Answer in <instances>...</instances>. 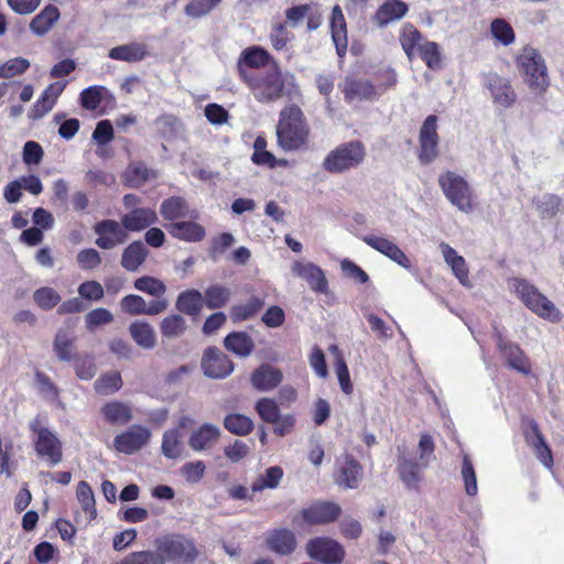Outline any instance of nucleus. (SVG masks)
Returning <instances> with one entry per match:
<instances>
[{
    "instance_id": "37998d69",
    "label": "nucleus",
    "mask_w": 564,
    "mask_h": 564,
    "mask_svg": "<svg viewBox=\"0 0 564 564\" xmlns=\"http://www.w3.org/2000/svg\"><path fill=\"white\" fill-rule=\"evenodd\" d=\"M160 214L165 220L175 223L188 216V205L183 197L171 196L161 203Z\"/></svg>"
},
{
    "instance_id": "a18cd8bd",
    "label": "nucleus",
    "mask_w": 564,
    "mask_h": 564,
    "mask_svg": "<svg viewBox=\"0 0 564 564\" xmlns=\"http://www.w3.org/2000/svg\"><path fill=\"white\" fill-rule=\"evenodd\" d=\"M224 427L234 435L247 436L253 431L254 423L245 414L230 413L224 419Z\"/></svg>"
},
{
    "instance_id": "9b49d317",
    "label": "nucleus",
    "mask_w": 564,
    "mask_h": 564,
    "mask_svg": "<svg viewBox=\"0 0 564 564\" xmlns=\"http://www.w3.org/2000/svg\"><path fill=\"white\" fill-rule=\"evenodd\" d=\"M436 115H430L423 121L419 133L417 158L422 164L432 163L440 154V135Z\"/></svg>"
},
{
    "instance_id": "1a4fd4ad",
    "label": "nucleus",
    "mask_w": 564,
    "mask_h": 564,
    "mask_svg": "<svg viewBox=\"0 0 564 564\" xmlns=\"http://www.w3.org/2000/svg\"><path fill=\"white\" fill-rule=\"evenodd\" d=\"M512 286L518 297L531 312L552 322L561 319V313L556 306L529 281L514 278Z\"/></svg>"
},
{
    "instance_id": "c9c22d12",
    "label": "nucleus",
    "mask_w": 564,
    "mask_h": 564,
    "mask_svg": "<svg viewBox=\"0 0 564 564\" xmlns=\"http://www.w3.org/2000/svg\"><path fill=\"white\" fill-rule=\"evenodd\" d=\"M100 413L106 423L110 425H126L132 420V409L129 404L121 401L106 402Z\"/></svg>"
},
{
    "instance_id": "412c9836",
    "label": "nucleus",
    "mask_w": 564,
    "mask_h": 564,
    "mask_svg": "<svg viewBox=\"0 0 564 564\" xmlns=\"http://www.w3.org/2000/svg\"><path fill=\"white\" fill-rule=\"evenodd\" d=\"M80 105L86 110H97L102 107L101 113L112 110L117 106L113 94L105 86L94 85L82 90L79 95Z\"/></svg>"
},
{
    "instance_id": "774afa93",
    "label": "nucleus",
    "mask_w": 564,
    "mask_h": 564,
    "mask_svg": "<svg viewBox=\"0 0 564 564\" xmlns=\"http://www.w3.org/2000/svg\"><path fill=\"white\" fill-rule=\"evenodd\" d=\"M112 321L113 315L104 307L95 308L85 316L86 327L89 330H94L96 327L109 324Z\"/></svg>"
},
{
    "instance_id": "bf43d9fd",
    "label": "nucleus",
    "mask_w": 564,
    "mask_h": 564,
    "mask_svg": "<svg viewBox=\"0 0 564 564\" xmlns=\"http://www.w3.org/2000/svg\"><path fill=\"white\" fill-rule=\"evenodd\" d=\"M562 200L555 194H545L536 202V209L543 218L554 217L561 208Z\"/></svg>"
},
{
    "instance_id": "20e7f679",
    "label": "nucleus",
    "mask_w": 564,
    "mask_h": 564,
    "mask_svg": "<svg viewBox=\"0 0 564 564\" xmlns=\"http://www.w3.org/2000/svg\"><path fill=\"white\" fill-rule=\"evenodd\" d=\"M242 83L260 104L276 102L285 95V78L275 63L271 69L260 72Z\"/></svg>"
},
{
    "instance_id": "f03ea898",
    "label": "nucleus",
    "mask_w": 564,
    "mask_h": 564,
    "mask_svg": "<svg viewBox=\"0 0 564 564\" xmlns=\"http://www.w3.org/2000/svg\"><path fill=\"white\" fill-rule=\"evenodd\" d=\"M399 42L409 61L420 57L427 68L437 69L442 65L441 47L436 42L429 41L412 23L403 24Z\"/></svg>"
},
{
    "instance_id": "052dcab7",
    "label": "nucleus",
    "mask_w": 564,
    "mask_h": 564,
    "mask_svg": "<svg viewBox=\"0 0 564 564\" xmlns=\"http://www.w3.org/2000/svg\"><path fill=\"white\" fill-rule=\"evenodd\" d=\"M30 67V62L23 57L8 59L0 65V78H11L24 74Z\"/></svg>"
},
{
    "instance_id": "c85d7f7f",
    "label": "nucleus",
    "mask_w": 564,
    "mask_h": 564,
    "mask_svg": "<svg viewBox=\"0 0 564 564\" xmlns=\"http://www.w3.org/2000/svg\"><path fill=\"white\" fill-rule=\"evenodd\" d=\"M369 247L390 258L401 267L409 269L411 261L405 253L391 240L379 236H366L362 239Z\"/></svg>"
},
{
    "instance_id": "2f4dec72",
    "label": "nucleus",
    "mask_w": 564,
    "mask_h": 564,
    "mask_svg": "<svg viewBox=\"0 0 564 564\" xmlns=\"http://www.w3.org/2000/svg\"><path fill=\"white\" fill-rule=\"evenodd\" d=\"M268 547L276 554L289 555L296 549L295 534L289 529L272 530L267 538Z\"/></svg>"
},
{
    "instance_id": "5701e85b",
    "label": "nucleus",
    "mask_w": 564,
    "mask_h": 564,
    "mask_svg": "<svg viewBox=\"0 0 564 564\" xmlns=\"http://www.w3.org/2000/svg\"><path fill=\"white\" fill-rule=\"evenodd\" d=\"M524 440L528 445L532 447L534 455L541 464L546 468H552L554 464L552 449L547 445L539 424L534 420L529 422L528 430L524 431Z\"/></svg>"
},
{
    "instance_id": "6e6d98bb",
    "label": "nucleus",
    "mask_w": 564,
    "mask_h": 564,
    "mask_svg": "<svg viewBox=\"0 0 564 564\" xmlns=\"http://www.w3.org/2000/svg\"><path fill=\"white\" fill-rule=\"evenodd\" d=\"M223 0H191L184 12L192 19H200L209 14Z\"/></svg>"
},
{
    "instance_id": "4c0bfd02",
    "label": "nucleus",
    "mask_w": 564,
    "mask_h": 564,
    "mask_svg": "<svg viewBox=\"0 0 564 564\" xmlns=\"http://www.w3.org/2000/svg\"><path fill=\"white\" fill-rule=\"evenodd\" d=\"M224 347L238 357H248L254 350V341L246 332H231L224 339Z\"/></svg>"
},
{
    "instance_id": "e2e57ef3",
    "label": "nucleus",
    "mask_w": 564,
    "mask_h": 564,
    "mask_svg": "<svg viewBox=\"0 0 564 564\" xmlns=\"http://www.w3.org/2000/svg\"><path fill=\"white\" fill-rule=\"evenodd\" d=\"M462 476L464 479L465 491L468 496H476L478 491L476 473L471 460L468 456H464L462 464Z\"/></svg>"
},
{
    "instance_id": "393cba45",
    "label": "nucleus",
    "mask_w": 564,
    "mask_h": 564,
    "mask_svg": "<svg viewBox=\"0 0 564 564\" xmlns=\"http://www.w3.org/2000/svg\"><path fill=\"white\" fill-rule=\"evenodd\" d=\"M59 20V9L55 4L48 3L32 18L29 29L33 35L44 37L56 26Z\"/></svg>"
},
{
    "instance_id": "72a5a7b5",
    "label": "nucleus",
    "mask_w": 564,
    "mask_h": 564,
    "mask_svg": "<svg viewBox=\"0 0 564 564\" xmlns=\"http://www.w3.org/2000/svg\"><path fill=\"white\" fill-rule=\"evenodd\" d=\"M220 437V430L209 423H205L192 433L188 440L189 447L195 452L212 448Z\"/></svg>"
},
{
    "instance_id": "7ed1b4c3",
    "label": "nucleus",
    "mask_w": 564,
    "mask_h": 564,
    "mask_svg": "<svg viewBox=\"0 0 564 564\" xmlns=\"http://www.w3.org/2000/svg\"><path fill=\"white\" fill-rule=\"evenodd\" d=\"M367 158V148L361 140L341 142L330 150L322 166L329 174H343L358 169Z\"/></svg>"
},
{
    "instance_id": "473e14b6",
    "label": "nucleus",
    "mask_w": 564,
    "mask_h": 564,
    "mask_svg": "<svg viewBox=\"0 0 564 564\" xmlns=\"http://www.w3.org/2000/svg\"><path fill=\"white\" fill-rule=\"evenodd\" d=\"M149 55L150 53L147 44L140 42H131L128 44L115 46L108 53V56L111 59L127 63L141 62Z\"/></svg>"
},
{
    "instance_id": "864d4df0",
    "label": "nucleus",
    "mask_w": 564,
    "mask_h": 564,
    "mask_svg": "<svg viewBox=\"0 0 564 564\" xmlns=\"http://www.w3.org/2000/svg\"><path fill=\"white\" fill-rule=\"evenodd\" d=\"M283 477V470L280 466H272L265 470V474L258 477L251 485L252 491H261L265 488H275Z\"/></svg>"
},
{
    "instance_id": "bb28decb",
    "label": "nucleus",
    "mask_w": 564,
    "mask_h": 564,
    "mask_svg": "<svg viewBox=\"0 0 564 564\" xmlns=\"http://www.w3.org/2000/svg\"><path fill=\"white\" fill-rule=\"evenodd\" d=\"M340 89L347 102L371 100L377 95L376 87L371 82L359 79L355 76H346Z\"/></svg>"
},
{
    "instance_id": "aec40b11",
    "label": "nucleus",
    "mask_w": 564,
    "mask_h": 564,
    "mask_svg": "<svg viewBox=\"0 0 564 564\" xmlns=\"http://www.w3.org/2000/svg\"><path fill=\"white\" fill-rule=\"evenodd\" d=\"M150 437L151 432L149 429L142 425H132L129 430L115 437L113 446L118 452L131 455L145 446Z\"/></svg>"
},
{
    "instance_id": "9d476101",
    "label": "nucleus",
    "mask_w": 564,
    "mask_h": 564,
    "mask_svg": "<svg viewBox=\"0 0 564 564\" xmlns=\"http://www.w3.org/2000/svg\"><path fill=\"white\" fill-rule=\"evenodd\" d=\"M254 410L259 417L273 425V433L278 436H285L293 432L296 423L294 414H281L276 400L271 398H260Z\"/></svg>"
},
{
    "instance_id": "603ef678",
    "label": "nucleus",
    "mask_w": 564,
    "mask_h": 564,
    "mask_svg": "<svg viewBox=\"0 0 564 564\" xmlns=\"http://www.w3.org/2000/svg\"><path fill=\"white\" fill-rule=\"evenodd\" d=\"M76 496L82 509L89 516L90 520H94L97 517V510L90 485L85 480L79 481L76 488Z\"/></svg>"
},
{
    "instance_id": "6e6552de",
    "label": "nucleus",
    "mask_w": 564,
    "mask_h": 564,
    "mask_svg": "<svg viewBox=\"0 0 564 564\" xmlns=\"http://www.w3.org/2000/svg\"><path fill=\"white\" fill-rule=\"evenodd\" d=\"M35 454L50 466H56L63 460V443L48 427L44 426L40 416L29 423Z\"/></svg>"
},
{
    "instance_id": "49530a36",
    "label": "nucleus",
    "mask_w": 564,
    "mask_h": 564,
    "mask_svg": "<svg viewBox=\"0 0 564 564\" xmlns=\"http://www.w3.org/2000/svg\"><path fill=\"white\" fill-rule=\"evenodd\" d=\"M231 297V291L221 284H212L204 292V304L209 310L221 308Z\"/></svg>"
},
{
    "instance_id": "c03bdc74",
    "label": "nucleus",
    "mask_w": 564,
    "mask_h": 564,
    "mask_svg": "<svg viewBox=\"0 0 564 564\" xmlns=\"http://www.w3.org/2000/svg\"><path fill=\"white\" fill-rule=\"evenodd\" d=\"M129 333L137 345L151 349L156 344L155 332L147 322H133L129 326Z\"/></svg>"
},
{
    "instance_id": "f3484780",
    "label": "nucleus",
    "mask_w": 564,
    "mask_h": 564,
    "mask_svg": "<svg viewBox=\"0 0 564 564\" xmlns=\"http://www.w3.org/2000/svg\"><path fill=\"white\" fill-rule=\"evenodd\" d=\"M495 337L497 347L506 359L508 367L522 375H530L532 371L530 358L520 348V346L506 340L499 330H496Z\"/></svg>"
},
{
    "instance_id": "c756f323",
    "label": "nucleus",
    "mask_w": 564,
    "mask_h": 564,
    "mask_svg": "<svg viewBox=\"0 0 564 564\" xmlns=\"http://www.w3.org/2000/svg\"><path fill=\"white\" fill-rule=\"evenodd\" d=\"M330 33L337 55L344 57L348 47L347 25L343 10L338 4L332 10Z\"/></svg>"
},
{
    "instance_id": "3c124183",
    "label": "nucleus",
    "mask_w": 564,
    "mask_h": 564,
    "mask_svg": "<svg viewBox=\"0 0 564 564\" xmlns=\"http://www.w3.org/2000/svg\"><path fill=\"white\" fill-rule=\"evenodd\" d=\"M329 350L332 352L336 354V365L335 366H336V375H337V379H338L340 389L345 394L349 395L352 393L354 386L350 380V373H349L348 366L336 345H332Z\"/></svg>"
},
{
    "instance_id": "de8ad7c7",
    "label": "nucleus",
    "mask_w": 564,
    "mask_h": 564,
    "mask_svg": "<svg viewBox=\"0 0 564 564\" xmlns=\"http://www.w3.org/2000/svg\"><path fill=\"white\" fill-rule=\"evenodd\" d=\"M187 330V323L180 314H170L160 323V332L164 338H178Z\"/></svg>"
},
{
    "instance_id": "dca6fc26",
    "label": "nucleus",
    "mask_w": 564,
    "mask_h": 564,
    "mask_svg": "<svg viewBox=\"0 0 564 564\" xmlns=\"http://www.w3.org/2000/svg\"><path fill=\"white\" fill-rule=\"evenodd\" d=\"M200 364L204 373L214 379L226 378L234 371L232 360L215 346L205 349Z\"/></svg>"
},
{
    "instance_id": "39448f33",
    "label": "nucleus",
    "mask_w": 564,
    "mask_h": 564,
    "mask_svg": "<svg viewBox=\"0 0 564 564\" xmlns=\"http://www.w3.org/2000/svg\"><path fill=\"white\" fill-rule=\"evenodd\" d=\"M154 544L164 564H193L200 554L195 541L183 533L160 536L155 539Z\"/></svg>"
},
{
    "instance_id": "423d86ee",
    "label": "nucleus",
    "mask_w": 564,
    "mask_h": 564,
    "mask_svg": "<svg viewBox=\"0 0 564 564\" xmlns=\"http://www.w3.org/2000/svg\"><path fill=\"white\" fill-rule=\"evenodd\" d=\"M438 185L446 199L458 210L469 214L477 207L473 187L465 177L453 171H446L438 176Z\"/></svg>"
},
{
    "instance_id": "a19ab883",
    "label": "nucleus",
    "mask_w": 564,
    "mask_h": 564,
    "mask_svg": "<svg viewBox=\"0 0 564 564\" xmlns=\"http://www.w3.org/2000/svg\"><path fill=\"white\" fill-rule=\"evenodd\" d=\"M75 337L66 330L59 329L53 341V350L61 361H73L77 359V348Z\"/></svg>"
},
{
    "instance_id": "f257e3e1",
    "label": "nucleus",
    "mask_w": 564,
    "mask_h": 564,
    "mask_svg": "<svg viewBox=\"0 0 564 564\" xmlns=\"http://www.w3.org/2000/svg\"><path fill=\"white\" fill-rule=\"evenodd\" d=\"M311 126L301 109L295 104L283 107L276 123V143L285 152H294L308 148L311 140Z\"/></svg>"
},
{
    "instance_id": "338daca9",
    "label": "nucleus",
    "mask_w": 564,
    "mask_h": 564,
    "mask_svg": "<svg viewBox=\"0 0 564 564\" xmlns=\"http://www.w3.org/2000/svg\"><path fill=\"white\" fill-rule=\"evenodd\" d=\"M120 307H121L122 312H124L131 316L144 315L145 301L140 295L129 294L121 299Z\"/></svg>"
},
{
    "instance_id": "5fc2aeb1",
    "label": "nucleus",
    "mask_w": 564,
    "mask_h": 564,
    "mask_svg": "<svg viewBox=\"0 0 564 564\" xmlns=\"http://www.w3.org/2000/svg\"><path fill=\"white\" fill-rule=\"evenodd\" d=\"M34 303L43 311H51L61 302V295L50 286H42L33 293Z\"/></svg>"
},
{
    "instance_id": "69168bd1",
    "label": "nucleus",
    "mask_w": 564,
    "mask_h": 564,
    "mask_svg": "<svg viewBox=\"0 0 564 564\" xmlns=\"http://www.w3.org/2000/svg\"><path fill=\"white\" fill-rule=\"evenodd\" d=\"M126 178L131 187H139L149 180V169L141 162L131 164L127 169Z\"/></svg>"
},
{
    "instance_id": "6ab92c4d",
    "label": "nucleus",
    "mask_w": 564,
    "mask_h": 564,
    "mask_svg": "<svg viewBox=\"0 0 564 564\" xmlns=\"http://www.w3.org/2000/svg\"><path fill=\"white\" fill-rule=\"evenodd\" d=\"M293 275L304 280L310 289L317 294H327L328 281L323 269L313 262L294 261L291 267Z\"/></svg>"
},
{
    "instance_id": "680f3d73",
    "label": "nucleus",
    "mask_w": 564,
    "mask_h": 564,
    "mask_svg": "<svg viewBox=\"0 0 564 564\" xmlns=\"http://www.w3.org/2000/svg\"><path fill=\"white\" fill-rule=\"evenodd\" d=\"M234 242L235 238L230 232H223L214 237L208 249L209 258L216 261Z\"/></svg>"
},
{
    "instance_id": "a211bd4d",
    "label": "nucleus",
    "mask_w": 564,
    "mask_h": 564,
    "mask_svg": "<svg viewBox=\"0 0 564 564\" xmlns=\"http://www.w3.org/2000/svg\"><path fill=\"white\" fill-rule=\"evenodd\" d=\"M362 465L351 454H344L336 460L335 482L345 488L356 489L362 477Z\"/></svg>"
},
{
    "instance_id": "4468645a",
    "label": "nucleus",
    "mask_w": 564,
    "mask_h": 564,
    "mask_svg": "<svg viewBox=\"0 0 564 564\" xmlns=\"http://www.w3.org/2000/svg\"><path fill=\"white\" fill-rule=\"evenodd\" d=\"M307 554L323 564H339L345 557L340 543L329 538H314L306 544Z\"/></svg>"
},
{
    "instance_id": "f704fd0d",
    "label": "nucleus",
    "mask_w": 564,
    "mask_h": 564,
    "mask_svg": "<svg viewBox=\"0 0 564 564\" xmlns=\"http://www.w3.org/2000/svg\"><path fill=\"white\" fill-rule=\"evenodd\" d=\"M409 11V6L402 0H386L376 11L373 20L379 26L402 19Z\"/></svg>"
},
{
    "instance_id": "13d9d810",
    "label": "nucleus",
    "mask_w": 564,
    "mask_h": 564,
    "mask_svg": "<svg viewBox=\"0 0 564 564\" xmlns=\"http://www.w3.org/2000/svg\"><path fill=\"white\" fill-rule=\"evenodd\" d=\"M490 31L492 36L505 46H508L514 42V31L512 26L503 19H495L491 22Z\"/></svg>"
},
{
    "instance_id": "79ce46f5",
    "label": "nucleus",
    "mask_w": 564,
    "mask_h": 564,
    "mask_svg": "<svg viewBox=\"0 0 564 564\" xmlns=\"http://www.w3.org/2000/svg\"><path fill=\"white\" fill-rule=\"evenodd\" d=\"M440 248L443 252L444 260L451 267L454 275L459 280L462 284L466 285L468 283L469 270L465 259L446 242H442Z\"/></svg>"
},
{
    "instance_id": "0eeeda50",
    "label": "nucleus",
    "mask_w": 564,
    "mask_h": 564,
    "mask_svg": "<svg viewBox=\"0 0 564 564\" xmlns=\"http://www.w3.org/2000/svg\"><path fill=\"white\" fill-rule=\"evenodd\" d=\"M516 65L525 84L536 93L549 87V76L543 57L532 46H524L516 57Z\"/></svg>"
},
{
    "instance_id": "e433bc0d",
    "label": "nucleus",
    "mask_w": 564,
    "mask_h": 564,
    "mask_svg": "<svg viewBox=\"0 0 564 564\" xmlns=\"http://www.w3.org/2000/svg\"><path fill=\"white\" fill-rule=\"evenodd\" d=\"M149 256V250L140 240H134L129 243L122 251L121 265L130 272H135L145 262Z\"/></svg>"
},
{
    "instance_id": "ddd939ff",
    "label": "nucleus",
    "mask_w": 564,
    "mask_h": 564,
    "mask_svg": "<svg viewBox=\"0 0 564 564\" xmlns=\"http://www.w3.org/2000/svg\"><path fill=\"white\" fill-rule=\"evenodd\" d=\"M93 229L97 236L95 243L102 250H110L123 245L129 238L128 232L121 226V221L118 223L113 219L97 221Z\"/></svg>"
},
{
    "instance_id": "cd10ccee",
    "label": "nucleus",
    "mask_w": 564,
    "mask_h": 564,
    "mask_svg": "<svg viewBox=\"0 0 564 564\" xmlns=\"http://www.w3.org/2000/svg\"><path fill=\"white\" fill-rule=\"evenodd\" d=\"M250 380L256 390L271 391L282 382L283 373L280 369L264 364L252 371Z\"/></svg>"
},
{
    "instance_id": "f8f14e48",
    "label": "nucleus",
    "mask_w": 564,
    "mask_h": 564,
    "mask_svg": "<svg viewBox=\"0 0 564 564\" xmlns=\"http://www.w3.org/2000/svg\"><path fill=\"white\" fill-rule=\"evenodd\" d=\"M272 59L270 53L261 46L245 48L237 62V73L241 82L259 74Z\"/></svg>"
},
{
    "instance_id": "09e8293b",
    "label": "nucleus",
    "mask_w": 564,
    "mask_h": 564,
    "mask_svg": "<svg viewBox=\"0 0 564 564\" xmlns=\"http://www.w3.org/2000/svg\"><path fill=\"white\" fill-rule=\"evenodd\" d=\"M122 387V378L119 371H108L102 373L94 383V389L99 394H112Z\"/></svg>"
},
{
    "instance_id": "a878e982",
    "label": "nucleus",
    "mask_w": 564,
    "mask_h": 564,
    "mask_svg": "<svg viewBox=\"0 0 564 564\" xmlns=\"http://www.w3.org/2000/svg\"><path fill=\"white\" fill-rule=\"evenodd\" d=\"M120 221L127 232H139L154 225L158 221V214L151 207H137L124 214Z\"/></svg>"
},
{
    "instance_id": "7c9ffc66",
    "label": "nucleus",
    "mask_w": 564,
    "mask_h": 564,
    "mask_svg": "<svg viewBox=\"0 0 564 564\" xmlns=\"http://www.w3.org/2000/svg\"><path fill=\"white\" fill-rule=\"evenodd\" d=\"M166 229L173 238L186 242H199L206 236L204 226L191 220L170 223Z\"/></svg>"
},
{
    "instance_id": "4d7b16f0",
    "label": "nucleus",
    "mask_w": 564,
    "mask_h": 564,
    "mask_svg": "<svg viewBox=\"0 0 564 564\" xmlns=\"http://www.w3.org/2000/svg\"><path fill=\"white\" fill-rule=\"evenodd\" d=\"M134 288L152 296L161 297L166 292L165 284L153 276L143 275L134 281Z\"/></svg>"
},
{
    "instance_id": "4be33fe9",
    "label": "nucleus",
    "mask_w": 564,
    "mask_h": 564,
    "mask_svg": "<svg viewBox=\"0 0 564 564\" xmlns=\"http://www.w3.org/2000/svg\"><path fill=\"white\" fill-rule=\"evenodd\" d=\"M485 80L495 104L509 108L516 102L517 95L509 79L496 73H488L485 75Z\"/></svg>"
},
{
    "instance_id": "ea45409f",
    "label": "nucleus",
    "mask_w": 564,
    "mask_h": 564,
    "mask_svg": "<svg viewBox=\"0 0 564 564\" xmlns=\"http://www.w3.org/2000/svg\"><path fill=\"white\" fill-rule=\"evenodd\" d=\"M176 310L188 316H197L204 306L203 295L198 290L191 289L178 294Z\"/></svg>"
},
{
    "instance_id": "58836bf2",
    "label": "nucleus",
    "mask_w": 564,
    "mask_h": 564,
    "mask_svg": "<svg viewBox=\"0 0 564 564\" xmlns=\"http://www.w3.org/2000/svg\"><path fill=\"white\" fill-rule=\"evenodd\" d=\"M264 306V299L253 295L246 303L235 304L229 315L234 323H240L256 317Z\"/></svg>"
},
{
    "instance_id": "2eb2a0df",
    "label": "nucleus",
    "mask_w": 564,
    "mask_h": 564,
    "mask_svg": "<svg viewBox=\"0 0 564 564\" xmlns=\"http://www.w3.org/2000/svg\"><path fill=\"white\" fill-rule=\"evenodd\" d=\"M341 514L339 505L333 501H315L302 509L301 520L310 525L328 524L335 522Z\"/></svg>"
},
{
    "instance_id": "b1692460",
    "label": "nucleus",
    "mask_w": 564,
    "mask_h": 564,
    "mask_svg": "<svg viewBox=\"0 0 564 564\" xmlns=\"http://www.w3.org/2000/svg\"><path fill=\"white\" fill-rule=\"evenodd\" d=\"M423 466L419 459L405 457L403 454L399 455L397 463V471L401 481L410 490L420 491V485L424 479Z\"/></svg>"
},
{
    "instance_id": "8fccbe9b",
    "label": "nucleus",
    "mask_w": 564,
    "mask_h": 564,
    "mask_svg": "<svg viewBox=\"0 0 564 564\" xmlns=\"http://www.w3.org/2000/svg\"><path fill=\"white\" fill-rule=\"evenodd\" d=\"M182 435L178 429L167 430L162 438V453L167 458H178L182 454Z\"/></svg>"
},
{
    "instance_id": "0e129e2a",
    "label": "nucleus",
    "mask_w": 564,
    "mask_h": 564,
    "mask_svg": "<svg viewBox=\"0 0 564 564\" xmlns=\"http://www.w3.org/2000/svg\"><path fill=\"white\" fill-rule=\"evenodd\" d=\"M269 37L273 48L282 51L291 41L292 34L288 31L285 23L279 22L272 26Z\"/></svg>"
}]
</instances>
